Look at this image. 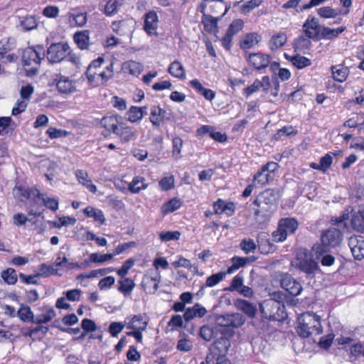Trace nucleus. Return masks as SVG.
Returning <instances> with one entry per match:
<instances>
[{
    "label": "nucleus",
    "instance_id": "46",
    "mask_svg": "<svg viewBox=\"0 0 364 364\" xmlns=\"http://www.w3.org/2000/svg\"><path fill=\"white\" fill-rule=\"evenodd\" d=\"M87 22V16L85 13H79L77 14H69V23L71 26L82 27Z\"/></svg>",
    "mask_w": 364,
    "mask_h": 364
},
{
    "label": "nucleus",
    "instance_id": "62",
    "mask_svg": "<svg viewBox=\"0 0 364 364\" xmlns=\"http://www.w3.org/2000/svg\"><path fill=\"white\" fill-rule=\"evenodd\" d=\"M134 259L132 258H129L124 262L122 267L119 269L117 272V274L120 277H125L127 274L129 270L134 266Z\"/></svg>",
    "mask_w": 364,
    "mask_h": 364
},
{
    "label": "nucleus",
    "instance_id": "43",
    "mask_svg": "<svg viewBox=\"0 0 364 364\" xmlns=\"http://www.w3.org/2000/svg\"><path fill=\"white\" fill-rule=\"evenodd\" d=\"M1 277L9 285H14L17 282L18 276L16 272L13 268H8L1 273Z\"/></svg>",
    "mask_w": 364,
    "mask_h": 364
},
{
    "label": "nucleus",
    "instance_id": "55",
    "mask_svg": "<svg viewBox=\"0 0 364 364\" xmlns=\"http://www.w3.org/2000/svg\"><path fill=\"white\" fill-rule=\"evenodd\" d=\"M181 236L179 231H167L161 232L159 234V237L162 242H168L171 240H178Z\"/></svg>",
    "mask_w": 364,
    "mask_h": 364
},
{
    "label": "nucleus",
    "instance_id": "51",
    "mask_svg": "<svg viewBox=\"0 0 364 364\" xmlns=\"http://www.w3.org/2000/svg\"><path fill=\"white\" fill-rule=\"evenodd\" d=\"M272 178L273 176L262 168L254 176V181L262 186L268 183Z\"/></svg>",
    "mask_w": 364,
    "mask_h": 364
},
{
    "label": "nucleus",
    "instance_id": "58",
    "mask_svg": "<svg viewBox=\"0 0 364 364\" xmlns=\"http://www.w3.org/2000/svg\"><path fill=\"white\" fill-rule=\"evenodd\" d=\"M272 239L273 241L275 242H281L284 241L288 235L286 232H284V230L282 228V225L279 223L277 229L272 232Z\"/></svg>",
    "mask_w": 364,
    "mask_h": 364
},
{
    "label": "nucleus",
    "instance_id": "10",
    "mask_svg": "<svg viewBox=\"0 0 364 364\" xmlns=\"http://www.w3.org/2000/svg\"><path fill=\"white\" fill-rule=\"evenodd\" d=\"M246 58L250 66L256 70H262L269 65L271 58L268 54L252 53H250Z\"/></svg>",
    "mask_w": 364,
    "mask_h": 364
},
{
    "label": "nucleus",
    "instance_id": "64",
    "mask_svg": "<svg viewBox=\"0 0 364 364\" xmlns=\"http://www.w3.org/2000/svg\"><path fill=\"white\" fill-rule=\"evenodd\" d=\"M28 220V218L22 213H17L12 217L13 224L16 227L25 225Z\"/></svg>",
    "mask_w": 364,
    "mask_h": 364
},
{
    "label": "nucleus",
    "instance_id": "37",
    "mask_svg": "<svg viewBox=\"0 0 364 364\" xmlns=\"http://www.w3.org/2000/svg\"><path fill=\"white\" fill-rule=\"evenodd\" d=\"M122 70L124 72H128L132 75H139L143 70V65L136 61L130 60L125 62L122 65Z\"/></svg>",
    "mask_w": 364,
    "mask_h": 364
},
{
    "label": "nucleus",
    "instance_id": "26",
    "mask_svg": "<svg viewBox=\"0 0 364 364\" xmlns=\"http://www.w3.org/2000/svg\"><path fill=\"white\" fill-rule=\"evenodd\" d=\"M236 308L244 312L249 317H254L257 312L256 306L244 299H237L235 301Z\"/></svg>",
    "mask_w": 364,
    "mask_h": 364
},
{
    "label": "nucleus",
    "instance_id": "11",
    "mask_svg": "<svg viewBox=\"0 0 364 364\" xmlns=\"http://www.w3.org/2000/svg\"><path fill=\"white\" fill-rule=\"evenodd\" d=\"M321 28L318 20L312 16H309L303 25L304 34L312 39H318Z\"/></svg>",
    "mask_w": 364,
    "mask_h": 364
},
{
    "label": "nucleus",
    "instance_id": "9",
    "mask_svg": "<svg viewBox=\"0 0 364 364\" xmlns=\"http://www.w3.org/2000/svg\"><path fill=\"white\" fill-rule=\"evenodd\" d=\"M321 240L323 244L328 246V247H336L342 241V233L335 228H330L321 234Z\"/></svg>",
    "mask_w": 364,
    "mask_h": 364
},
{
    "label": "nucleus",
    "instance_id": "44",
    "mask_svg": "<svg viewBox=\"0 0 364 364\" xmlns=\"http://www.w3.org/2000/svg\"><path fill=\"white\" fill-rule=\"evenodd\" d=\"M101 125L103 127L104 130L102 134L105 136H109L112 132H114V116L104 117L100 122Z\"/></svg>",
    "mask_w": 364,
    "mask_h": 364
},
{
    "label": "nucleus",
    "instance_id": "8",
    "mask_svg": "<svg viewBox=\"0 0 364 364\" xmlns=\"http://www.w3.org/2000/svg\"><path fill=\"white\" fill-rule=\"evenodd\" d=\"M280 285L282 289L294 296L299 295L303 289L301 284L287 274L282 275Z\"/></svg>",
    "mask_w": 364,
    "mask_h": 364
},
{
    "label": "nucleus",
    "instance_id": "31",
    "mask_svg": "<svg viewBox=\"0 0 364 364\" xmlns=\"http://www.w3.org/2000/svg\"><path fill=\"white\" fill-rule=\"evenodd\" d=\"M118 291L122 293L125 296L130 295L135 287L134 280L127 277H121L118 281Z\"/></svg>",
    "mask_w": 364,
    "mask_h": 364
},
{
    "label": "nucleus",
    "instance_id": "47",
    "mask_svg": "<svg viewBox=\"0 0 364 364\" xmlns=\"http://www.w3.org/2000/svg\"><path fill=\"white\" fill-rule=\"evenodd\" d=\"M84 213L89 218H93L95 221H98L100 224L105 222V217L102 212L92 206H88L84 209Z\"/></svg>",
    "mask_w": 364,
    "mask_h": 364
},
{
    "label": "nucleus",
    "instance_id": "48",
    "mask_svg": "<svg viewBox=\"0 0 364 364\" xmlns=\"http://www.w3.org/2000/svg\"><path fill=\"white\" fill-rule=\"evenodd\" d=\"M310 38L307 37L305 34L299 36L294 41V47L299 51H303L306 49H309L311 45Z\"/></svg>",
    "mask_w": 364,
    "mask_h": 364
},
{
    "label": "nucleus",
    "instance_id": "56",
    "mask_svg": "<svg viewBox=\"0 0 364 364\" xmlns=\"http://www.w3.org/2000/svg\"><path fill=\"white\" fill-rule=\"evenodd\" d=\"M113 65H114V62L111 61L109 65H108L106 67L105 70H102L99 73L100 84H104L109 79L112 77V76H113V70H112Z\"/></svg>",
    "mask_w": 364,
    "mask_h": 364
},
{
    "label": "nucleus",
    "instance_id": "14",
    "mask_svg": "<svg viewBox=\"0 0 364 364\" xmlns=\"http://www.w3.org/2000/svg\"><path fill=\"white\" fill-rule=\"evenodd\" d=\"M270 87V80L268 76H264L262 80H255L252 85L245 87L243 90V94L247 97H250L253 93L262 90L267 92Z\"/></svg>",
    "mask_w": 364,
    "mask_h": 364
},
{
    "label": "nucleus",
    "instance_id": "36",
    "mask_svg": "<svg viewBox=\"0 0 364 364\" xmlns=\"http://www.w3.org/2000/svg\"><path fill=\"white\" fill-rule=\"evenodd\" d=\"M279 223L288 235L294 233L299 225L296 220L292 218H282Z\"/></svg>",
    "mask_w": 364,
    "mask_h": 364
},
{
    "label": "nucleus",
    "instance_id": "41",
    "mask_svg": "<svg viewBox=\"0 0 364 364\" xmlns=\"http://www.w3.org/2000/svg\"><path fill=\"white\" fill-rule=\"evenodd\" d=\"M353 228L360 232L364 231V210H359L355 213L351 219Z\"/></svg>",
    "mask_w": 364,
    "mask_h": 364
},
{
    "label": "nucleus",
    "instance_id": "61",
    "mask_svg": "<svg viewBox=\"0 0 364 364\" xmlns=\"http://www.w3.org/2000/svg\"><path fill=\"white\" fill-rule=\"evenodd\" d=\"M317 12L321 17L326 18H335L338 15V13L330 6L319 8Z\"/></svg>",
    "mask_w": 364,
    "mask_h": 364
},
{
    "label": "nucleus",
    "instance_id": "22",
    "mask_svg": "<svg viewBox=\"0 0 364 364\" xmlns=\"http://www.w3.org/2000/svg\"><path fill=\"white\" fill-rule=\"evenodd\" d=\"M261 41V36L257 33L246 34L240 41V46L243 50L253 48Z\"/></svg>",
    "mask_w": 364,
    "mask_h": 364
},
{
    "label": "nucleus",
    "instance_id": "27",
    "mask_svg": "<svg viewBox=\"0 0 364 364\" xmlns=\"http://www.w3.org/2000/svg\"><path fill=\"white\" fill-rule=\"evenodd\" d=\"M42 309L43 313L37 315L34 318L33 323L42 324L48 323L56 316L55 311L52 307L45 306Z\"/></svg>",
    "mask_w": 364,
    "mask_h": 364
},
{
    "label": "nucleus",
    "instance_id": "21",
    "mask_svg": "<svg viewBox=\"0 0 364 364\" xmlns=\"http://www.w3.org/2000/svg\"><path fill=\"white\" fill-rule=\"evenodd\" d=\"M161 277L159 270H149L143 278L142 283L144 285L153 284V291L155 292L159 289V284L161 282Z\"/></svg>",
    "mask_w": 364,
    "mask_h": 364
},
{
    "label": "nucleus",
    "instance_id": "16",
    "mask_svg": "<svg viewBox=\"0 0 364 364\" xmlns=\"http://www.w3.org/2000/svg\"><path fill=\"white\" fill-rule=\"evenodd\" d=\"M230 347V340L225 336H222V337L218 338L211 345L210 350L215 355H218V358L225 357V355L228 353Z\"/></svg>",
    "mask_w": 364,
    "mask_h": 364
},
{
    "label": "nucleus",
    "instance_id": "7",
    "mask_svg": "<svg viewBox=\"0 0 364 364\" xmlns=\"http://www.w3.org/2000/svg\"><path fill=\"white\" fill-rule=\"evenodd\" d=\"M245 318L239 313L227 314L216 318V323L222 327L239 328L244 324Z\"/></svg>",
    "mask_w": 364,
    "mask_h": 364
},
{
    "label": "nucleus",
    "instance_id": "53",
    "mask_svg": "<svg viewBox=\"0 0 364 364\" xmlns=\"http://www.w3.org/2000/svg\"><path fill=\"white\" fill-rule=\"evenodd\" d=\"M228 274L225 272H220L216 274H212L206 279L205 286L208 287H213L220 283L225 278V275Z\"/></svg>",
    "mask_w": 364,
    "mask_h": 364
},
{
    "label": "nucleus",
    "instance_id": "57",
    "mask_svg": "<svg viewBox=\"0 0 364 364\" xmlns=\"http://www.w3.org/2000/svg\"><path fill=\"white\" fill-rule=\"evenodd\" d=\"M243 282L244 277L240 273L232 279L230 285L228 289L230 291H237L244 285Z\"/></svg>",
    "mask_w": 364,
    "mask_h": 364
},
{
    "label": "nucleus",
    "instance_id": "30",
    "mask_svg": "<svg viewBox=\"0 0 364 364\" xmlns=\"http://www.w3.org/2000/svg\"><path fill=\"white\" fill-rule=\"evenodd\" d=\"M147 324V321L140 316H134L128 322H126L127 328L133 331H144Z\"/></svg>",
    "mask_w": 364,
    "mask_h": 364
},
{
    "label": "nucleus",
    "instance_id": "42",
    "mask_svg": "<svg viewBox=\"0 0 364 364\" xmlns=\"http://www.w3.org/2000/svg\"><path fill=\"white\" fill-rule=\"evenodd\" d=\"M43 201V205L48 209L56 211L58 209L59 202L55 198H49L46 194L39 191V196L37 197Z\"/></svg>",
    "mask_w": 364,
    "mask_h": 364
},
{
    "label": "nucleus",
    "instance_id": "23",
    "mask_svg": "<svg viewBox=\"0 0 364 364\" xmlns=\"http://www.w3.org/2000/svg\"><path fill=\"white\" fill-rule=\"evenodd\" d=\"M189 85L207 100L212 101L215 97V93L210 89L205 88L198 80H191Z\"/></svg>",
    "mask_w": 364,
    "mask_h": 364
},
{
    "label": "nucleus",
    "instance_id": "18",
    "mask_svg": "<svg viewBox=\"0 0 364 364\" xmlns=\"http://www.w3.org/2000/svg\"><path fill=\"white\" fill-rule=\"evenodd\" d=\"M147 114L146 107L132 106L127 112V120L132 123L139 122Z\"/></svg>",
    "mask_w": 364,
    "mask_h": 364
},
{
    "label": "nucleus",
    "instance_id": "6",
    "mask_svg": "<svg viewBox=\"0 0 364 364\" xmlns=\"http://www.w3.org/2000/svg\"><path fill=\"white\" fill-rule=\"evenodd\" d=\"M69 49L66 43H52L47 49L46 58L51 63H60L66 58Z\"/></svg>",
    "mask_w": 364,
    "mask_h": 364
},
{
    "label": "nucleus",
    "instance_id": "24",
    "mask_svg": "<svg viewBox=\"0 0 364 364\" xmlns=\"http://www.w3.org/2000/svg\"><path fill=\"white\" fill-rule=\"evenodd\" d=\"M213 208L215 214L225 213L228 216H230L235 211V205L233 203H225V201L219 199L213 204Z\"/></svg>",
    "mask_w": 364,
    "mask_h": 364
},
{
    "label": "nucleus",
    "instance_id": "38",
    "mask_svg": "<svg viewBox=\"0 0 364 364\" xmlns=\"http://www.w3.org/2000/svg\"><path fill=\"white\" fill-rule=\"evenodd\" d=\"M168 72L176 78H185V69L183 65L178 61L171 63L168 67Z\"/></svg>",
    "mask_w": 364,
    "mask_h": 364
},
{
    "label": "nucleus",
    "instance_id": "39",
    "mask_svg": "<svg viewBox=\"0 0 364 364\" xmlns=\"http://www.w3.org/2000/svg\"><path fill=\"white\" fill-rule=\"evenodd\" d=\"M331 70L333 79L340 82L346 80L349 73L347 68L341 65L333 66Z\"/></svg>",
    "mask_w": 364,
    "mask_h": 364
},
{
    "label": "nucleus",
    "instance_id": "29",
    "mask_svg": "<svg viewBox=\"0 0 364 364\" xmlns=\"http://www.w3.org/2000/svg\"><path fill=\"white\" fill-rule=\"evenodd\" d=\"M14 193L17 197H21L26 199L31 198L35 200V198L39 196V191L38 189L15 186L14 188Z\"/></svg>",
    "mask_w": 364,
    "mask_h": 364
},
{
    "label": "nucleus",
    "instance_id": "40",
    "mask_svg": "<svg viewBox=\"0 0 364 364\" xmlns=\"http://www.w3.org/2000/svg\"><path fill=\"white\" fill-rule=\"evenodd\" d=\"M149 119L154 127H159L162 122V108L157 105L152 106L150 109Z\"/></svg>",
    "mask_w": 364,
    "mask_h": 364
},
{
    "label": "nucleus",
    "instance_id": "2",
    "mask_svg": "<svg viewBox=\"0 0 364 364\" xmlns=\"http://www.w3.org/2000/svg\"><path fill=\"white\" fill-rule=\"evenodd\" d=\"M279 196V192L274 189H267L261 193L254 201L258 207L255 211V215L262 218L270 216L276 210Z\"/></svg>",
    "mask_w": 364,
    "mask_h": 364
},
{
    "label": "nucleus",
    "instance_id": "49",
    "mask_svg": "<svg viewBox=\"0 0 364 364\" xmlns=\"http://www.w3.org/2000/svg\"><path fill=\"white\" fill-rule=\"evenodd\" d=\"M82 328L84 330V332H82L77 338V339H83L87 333L88 332H92L97 329V326L95 323V322L89 318H84L82 321L81 323Z\"/></svg>",
    "mask_w": 364,
    "mask_h": 364
},
{
    "label": "nucleus",
    "instance_id": "25",
    "mask_svg": "<svg viewBox=\"0 0 364 364\" xmlns=\"http://www.w3.org/2000/svg\"><path fill=\"white\" fill-rule=\"evenodd\" d=\"M75 176L79 183L86 187L91 193H95L97 192L96 186L92 183L91 179L89 178L85 171L78 169L75 172Z\"/></svg>",
    "mask_w": 364,
    "mask_h": 364
},
{
    "label": "nucleus",
    "instance_id": "60",
    "mask_svg": "<svg viewBox=\"0 0 364 364\" xmlns=\"http://www.w3.org/2000/svg\"><path fill=\"white\" fill-rule=\"evenodd\" d=\"M241 249L246 253L254 252L257 248L256 244L252 239H244L240 242Z\"/></svg>",
    "mask_w": 364,
    "mask_h": 364
},
{
    "label": "nucleus",
    "instance_id": "3",
    "mask_svg": "<svg viewBox=\"0 0 364 364\" xmlns=\"http://www.w3.org/2000/svg\"><path fill=\"white\" fill-rule=\"evenodd\" d=\"M291 265L309 275L315 274L318 269V262L313 259L312 254L306 249L298 250Z\"/></svg>",
    "mask_w": 364,
    "mask_h": 364
},
{
    "label": "nucleus",
    "instance_id": "28",
    "mask_svg": "<svg viewBox=\"0 0 364 364\" xmlns=\"http://www.w3.org/2000/svg\"><path fill=\"white\" fill-rule=\"evenodd\" d=\"M346 30V27H339L337 28H331L326 26H321L318 39L323 38L326 40H331L336 38L339 34Z\"/></svg>",
    "mask_w": 364,
    "mask_h": 364
},
{
    "label": "nucleus",
    "instance_id": "52",
    "mask_svg": "<svg viewBox=\"0 0 364 364\" xmlns=\"http://www.w3.org/2000/svg\"><path fill=\"white\" fill-rule=\"evenodd\" d=\"M292 64L298 69H302L311 65V60L302 55H297L291 58Z\"/></svg>",
    "mask_w": 364,
    "mask_h": 364
},
{
    "label": "nucleus",
    "instance_id": "35",
    "mask_svg": "<svg viewBox=\"0 0 364 364\" xmlns=\"http://www.w3.org/2000/svg\"><path fill=\"white\" fill-rule=\"evenodd\" d=\"M287 43V36L284 33H278L273 35L269 42V48L275 50L281 48Z\"/></svg>",
    "mask_w": 364,
    "mask_h": 364
},
{
    "label": "nucleus",
    "instance_id": "5",
    "mask_svg": "<svg viewBox=\"0 0 364 364\" xmlns=\"http://www.w3.org/2000/svg\"><path fill=\"white\" fill-rule=\"evenodd\" d=\"M262 316L269 320H278L279 311H283L284 305L274 299L264 300L259 306Z\"/></svg>",
    "mask_w": 364,
    "mask_h": 364
},
{
    "label": "nucleus",
    "instance_id": "34",
    "mask_svg": "<svg viewBox=\"0 0 364 364\" xmlns=\"http://www.w3.org/2000/svg\"><path fill=\"white\" fill-rule=\"evenodd\" d=\"M148 185L145 183V178L141 176H135L129 183L128 189L132 193H138L141 190L147 188Z\"/></svg>",
    "mask_w": 364,
    "mask_h": 364
},
{
    "label": "nucleus",
    "instance_id": "13",
    "mask_svg": "<svg viewBox=\"0 0 364 364\" xmlns=\"http://www.w3.org/2000/svg\"><path fill=\"white\" fill-rule=\"evenodd\" d=\"M54 81L56 82L57 89L60 93L70 94L76 90L75 82L68 77L58 74Z\"/></svg>",
    "mask_w": 364,
    "mask_h": 364
},
{
    "label": "nucleus",
    "instance_id": "33",
    "mask_svg": "<svg viewBox=\"0 0 364 364\" xmlns=\"http://www.w3.org/2000/svg\"><path fill=\"white\" fill-rule=\"evenodd\" d=\"M16 316L23 322H34V314L30 306L21 304L19 309L16 311Z\"/></svg>",
    "mask_w": 364,
    "mask_h": 364
},
{
    "label": "nucleus",
    "instance_id": "15",
    "mask_svg": "<svg viewBox=\"0 0 364 364\" xmlns=\"http://www.w3.org/2000/svg\"><path fill=\"white\" fill-rule=\"evenodd\" d=\"M115 134H117L123 142H128L136 138V132L131 127L125 123H118L115 124Z\"/></svg>",
    "mask_w": 364,
    "mask_h": 364
},
{
    "label": "nucleus",
    "instance_id": "12",
    "mask_svg": "<svg viewBox=\"0 0 364 364\" xmlns=\"http://www.w3.org/2000/svg\"><path fill=\"white\" fill-rule=\"evenodd\" d=\"M348 245L355 259L360 260L364 258V238L362 236H351Z\"/></svg>",
    "mask_w": 364,
    "mask_h": 364
},
{
    "label": "nucleus",
    "instance_id": "63",
    "mask_svg": "<svg viewBox=\"0 0 364 364\" xmlns=\"http://www.w3.org/2000/svg\"><path fill=\"white\" fill-rule=\"evenodd\" d=\"M243 24V21L240 19L234 20L229 26L227 32L234 36L242 30Z\"/></svg>",
    "mask_w": 364,
    "mask_h": 364
},
{
    "label": "nucleus",
    "instance_id": "45",
    "mask_svg": "<svg viewBox=\"0 0 364 364\" xmlns=\"http://www.w3.org/2000/svg\"><path fill=\"white\" fill-rule=\"evenodd\" d=\"M20 26L23 31H28L37 28L38 22L34 16H27L20 21Z\"/></svg>",
    "mask_w": 364,
    "mask_h": 364
},
{
    "label": "nucleus",
    "instance_id": "19",
    "mask_svg": "<svg viewBox=\"0 0 364 364\" xmlns=\"http://www.w3.org/2000/svg\"><path fill=\"white\" fill-rule=\"evenodd\" d=\"M255 260V257H233L231 259L232 265L228 268L226 273L228 274H231L240 268L245 267L246 264L253 262Z\"/></svg>",
    "mask_w": 364,
    "mask_h": 364
},
{
    "label": "nucleus",
    "instance_id": "32",
    "mask_svg": "<svg viewBox=\"0 0 364 364\" xmlns=\"http://www.w3.org/2000/svg\"><path fill=\"white\" fill-rule=\"evenodd\" d=\"M201 22L204 26V29L207 32L216 34L218 31L217 18H214L210 15L204 14L203 15Z\"/></svg>",
    "mask_w": 364,
    "mask_h": 364
},
{
    "label": "nucleus",
    "instance_id": "1",
    "mask_svg": "<svg viewBox=\"0 0 364 364\" xmlns=\"http://www.w3.org/2000/svg\"><path fill=\"white\" fill-rule=\"evenodd\" d=\"M296 332L302 338L320 335L323 333L321 317L314 312L304 313L298 318Z\"/></svg>",
    "mask_w": 364,
    "mask_h": 364
},
{
    "label": "nucleus",
    "instance_id": "4",
    "mask_svg": "<svg viewBox=\"0 0 364 364\" xmlns=\"http://www.w3.org/2000/svg\"><path fill=\"white\" fill-rule=\"evenodd\" d=\"M45 57V50L42 46L28 47L26 48L22 54V63L25 66L33 65H39Z\"/></svg>",
    "mask_w": 364,
    "mask_h": 364
},
{
    "label": "nucleus",
    "instance_id": "54",
    "mask_svg": "<svg viewBox=\"0 0 364 364\" xmlns=\"http://www.w3.org/2000/svg\"><path fill=\"white\" fill-rule=\"evenodd\" d=\"M216 334V328L210 326H203L200 330V337L206 341H211Z\"/></svg>",
    "mask_w": 364,
    "mask_h": 364
},
{
    "label": "nucleus",
    "instance_id": "50",
    "mask_svg": "<svg viewBox=\"0 0 364 364\" xmlns=\"http://www.w3.org/2000/svg\"><path fill=\"white\" fill-rule=\"evenodd\" d=\"M181 205V203L176 198H173L163 205L161 208V213L166 215L178 210Z\"/></svg>",
    "mask_w": 364,
    "mask_h": 364
},
{
    "label": "nucleus",
    "instance_id": "59",
    "mask_svg": "<svg viewBox=\"0 0 364 364\" xmlns=\"http://www.w3.org/2000/svg\"><path fill=\"white\" fill-rule=\"evenodd\" d=\"M297 130L291 126H286L279 129L275 134V139H278L284 136H295Z\"/></svg>",
    "mask_w": 364,
    "mask_h": 364
},
{
    "label": "nucleus",
    "instance_id": "17",
    "mask_svg": "<svg viewBox=\"0 0 364 364\" xmlns=\"http://www.w3.org/2000/svg\"><path fill=\"white\" fill-rule=\"evenodd\" d=\"M158 16L154 11H149L145 15L144 29L148 35H156L158 28Z\"/></svg>",
    "mask_w": 364,
    "mask_h": 364
},
{
    "label": "nucleus",
    "instance_id": "20",
    "mask_svg": "<svg viewBox=\"0 0 364 364\" xmlns=\"http://www.w3.org/2000/svg\"><path fill=\"white\" fill-rule=\"evenodd\" d=\"M73 39L77 46L80 50H88L90 48V32L87 30L77 31L74 34Z\"/></svg>",
    "mask_w": 364,
    "mask_h": 364
}]
</instances>
